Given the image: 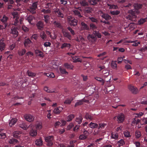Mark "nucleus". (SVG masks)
<instances>
[{"instance_id":"b1692460","label":"nucleus","mask_w":147,"mask_h":147,"mask_svg":"<svg viewBox=\"0 0 147 147\" xmlns=\"http://www.w3.org/2000/svg\"><path fill=\"white\" fill-rule=\"evenodd\" d=\"M94 78L101 83L102 85H103L105 82V80L101 78L96 77Z\"/></svg>"},{"instance_id":"49530a36","label":"nucleus","mask_w":147,"mask_h":147,"mask_svg":"<svg viewBox=\"0 0 147 147\" xmlns=\"http://www.w3.org/2000/svg\"><path fill=\"white\" fill-rule=\"evenodd\" d=\"M87 138V135H84V134L80 135L79 137V139L81 140H85Z\"/></svg>"},{"instance_id":"c85d7f7f","label":"nucleus","mask_w":147,"mask_h":147,"mask_svg":"<svg viewBox=\"0 0 147 147\" xmlns=\"http://www.w3.org/2000/svg\"><path fill=\"white\" fill-rule=\"evenodd\" d=\"M59 69L60 73L61 74H65L66 75H68V72L66 71L65 69L60 67L59 68Z\"/></svg>"},{"instance_id":"680f3d73","label":"nucleus","mask_w":147,"mask_h":147,"mask_svg":"<svg viewBox=\"0 0 147 147\" xmlns=\"http://www.w3.org/2000/svg\"><path fill=\"white\" fill-rule=\"evenodd\" d=\"M135 135L136 138H138L141 136V133L140 131H137L136 132Z\"/></svg>"},{"instance_id":"0eeeda50","label":"nucleus","mask_w":147,"mask_h":147,"mask_svg":"<svg viewBox=\"0 0 147 147\" xmlns=\"http://www.w3.org/2000/svg\"><path fill=\"white\" fill-rule=\"evenodd\" d=\"M128 88L131 92L134 94H136L139 92L138 89L134 86L129 85L128 86Z\"/></svg>"},{"instance_id":"69168bd1","label":"nucleus","mask_w":147,"mask_h":147,"mask_svg":"<svg viewBox=\"0 0 147 147\" xmlns=\"http://www.w3.org/2000/svg\"><path fill=\"white\" fill-rule=\"evenodd\" d=\"M80 3L83 6L88 5V4L87 2H86V1H81Z\"/></svg>"},{"instance_id":"c9c22d12","label":"nucleus","mask_w":147,"mask_h":147,"mask_svg":"<svg viewBox=\"0 0 147 147\" xmlns=\"http://www.w3.org/2000/svg\"><path fill=\"white\" fill-rule=\"evenodd\" d=\"M40 36L41 38L43 40H45L47 38V36L45 32L43 31H42L40 33Z\"/></svg>"},{"instance_id":"72a5a7b5","label":"nucleus","mask_w":147,"mask_h":147,"mask_svg":"<svg viewBox=\"0 0 147 147\" xmlns=\"http://www.w3.org/2000/svg\"><path fill=\"white\" fill-rule=\"evenodd\" d=\"M72 59L74 60V62H82V60L80 59L77 57L76 56H73L72 57Z\"/></svg>"},{"instance_id":"2f4dec72","label":"nucleus","mask_w":147,"mask_h":147,"mask_svg":"<svg viewBox=\"0 0 147 147\" xmlns=\"http://www.w3.org/2000/svg\"><path fill=\"white\" fill-rule=\"evenodd\" d=\"M73 100V98L72 97L70 98L67 99L64 101V103L65 104H70Z\"/></svg>"},{"instance_id":"052dcab7","label":"nucleus","mask_w":147,"mask_h":147,"mask_svg":"<svg viewBox=\"0 0 147 147\" xmlns=\"http://www.w3.org/2000/svg\"><path fill=\"white\" fill-rule=\"evenodd\" d=\"M106 125V124L104 123H100L99 124V127H98V129H102L104 128L105 126Z\"/></svg>"},{"instance_id":"f3484780","label":"nucleus","mask_w":147,"mask_h":147,"mask_svg":"<svg viewBox=\"0 0 147 147\" xmlns=\"http://www.w3.org/2000/svg\"><path fill=\"white\" fill-rule=\"evenodd\" d=\"M8 142L10 144H15L18 143V141L16 139L12 138L9 139L8 140Z\"/></svg>"},{"instance_id":"393cba45","label":"nucleus","mask_w":147,"mask_h":147,"mask_svg":"<svg viewBox=\"0 0 147 147\" xmlns=\"http://www.w3.org/2000/svg\"><path fill=\"white\" fill-rule=\"evenodd\" d=\"M35 143L36 145L38 146H41L42 145V141L41 138H40L39 139L35 141Z\"/></svg>"},{"instance_id":"4be33fe9","label":"nucleus","mask_w":147,"mask_h":147,"mask_svg":"<svg viewBox=\"0 0 147 147\" xmlns=\"http://www.w3.org/2000/svg\"><path fill=\"white\" fill-rule=\"evenodd\" d=\"M89 127L92 129H94L98 127V124L96 123L91 122L89 125Z\"/></svg>"},{"instance_id":"aec40b11","label":"nucleus","mask_w":147,"mask_h":147,"mask_svg":"<svg viewBox=\"0 0 147 147\" xmlns=\"http://www.w3.org/2000/svg\"><path fill=\"white\" fill-rule=\"evenodd\" d=\"M63 36L68 38L69 40H71V36L69 33L67 32H63Z\"/></svg>"},{"instance_id":"1a4fd4ad","label":"nucleus","mask_w":147,"mask_h":147,"mask_svg":"<svg viewBox=\"0 0 147 147\" xmlns=\"http://www.w3.org/2000/svg\"><path fill=\"white\" fill-rule=\"evenodd\" d=\"M111 66L113 69L115 70L117 69V61H112L111 63Z\"/></svg>"},{"instance_id":"f8f14e48","label":"nucleus","mask_w":147,"mask_h":147,"mask_svg":"<svg viewBox=\"0 0 147 147\" xmlns=\"http://www.w3.org/2000/svg\"><path fill=\"white\" fill-rule=\"evenodd\" d=\"M17 121V119L16 118H13L12 119L9 121V125L10 127H12L16 123Z\"/></svg>"},{"instance_id":"473e14b6","label":"nucleus","mask_w":147,"mask_h":147,"mask_svg":"<svg viewBox=\"0 0 147 147\" xmlns=\"http://www.w3.org/2000/svg\"><path fill=\"white\" fill-rule=\"evenodd\" d=\"M147 19V18L144 19H141L138 21V23L139 25H141L143 24L144 23L146 22V20Z\"/></svg>"},{"instance_id":"a878e982","label":"nucleus","mask_w":147,"mask_h":147,"mask_svg":"<svg viewBox=\"0 0 147 147\" xmlns=\"http://www.w3.org/2000/svg\"><path fill=\"white\" fill-rule=\"evenodd\" d=\"M26 52V51L25 49H22L18 51V53L20 56H22L24 55Z\"/></svg>"},{"instance_id":"4d7b16f0","label":"nucleus","mask_w":147,"mask_h":147,"mask_svg":"<svg viewBox=\"0 0 147 147\" xmlns=\"http://www.w3.org/2000/svg\"><path fill=\"white\" fill-rule=\"evenodd\" d=\"M108 6H109L110 9H117L118 8L117 5L107 4Z\"/></svg>"},{"instance_id":"6e6552de","label":"nucleus","mask_w":147,"mask_h":147,"mask_svg":"<svg viewBox=\"0 0 147 147\" xmlns=\"http://www.w3.org/2000/svg\"><path fill=\"white\" fill-rule=\"evenodd\" d=\"M10 33L12 34L14 37H17L18 35V32L17 30V28L15 27H12L11 28Z\"/></svg>"},{"instance_id":"338daca9","label":"nucleus","mask_w":147,"mask_h":147,"mask_svg":"<svg viewBox=\"0 0 147 147\" xmlns=\"http://www.w3.org/2000/svg\"><path fill=\"white\" fill-rule=\"evenodd\" d=\"M37 2H36L33 3L32 4V6L30 7H32V8L34 9H36L37 8Z\"/></svg>"},{"instance_id":"bf43d9fd","label":"nucleus","mask_w":147,"mask_h":147,"mask_svg":"<svg viewBox=\"0 0 147 147\" xmlns=\"http://www.w3.org/2000/svg\"><path fill=\"white\" fill-rule=\"evenodd\" d=\"M87 38L88 39H90V38L94 40H96V39L94 36L92 34H89L87 36Z\"/></svg>"},{"instance_id":"3c124183","label":"nucleus","mask_w":147,"mask_h":147,"mask_svg":"<svg viewBox=\"0 0 147 147\" xmlns=\"http://www.w3.org/2000/svg\"><path fill=\"white\" fill-rule=\"evenodd\" d=\"M27 73L28 76H29L33 77L36 76V74L35 73H33L29 71H28Z\"/></svg>"},{"instance_id":"dca6fc26","label":"nucleus","mask_w":147,"mask_h":147,"mask_svg":"<svg viewBox=\"0 0 147 147\" xmlns=\"http://www.w3.org/2000/svg\"><path fill=\"white\" fill-rule=\"evenodd\" d=\"M5 47V45L3 42V40L1 39L0 41V50L1 51L4 50Z\"/></svg>"},{"instance_id":"79ce46f5","label":"nucleus","mask_w":147,"mask_h":147,"mask_svg":"<svg viewBox=\"0 0 147 147\" xmlns=\"http://www.w3.org/2000/svg\"><path fill=\"white\" fill-rule=\"evenodd\" d=\"M134 8L137 9H139L142 8V5L138 3L134 4Z\"/></svg>"},{"instance_id":"e2e57ef3","label":"nucleus","mask_w":147,"mask_h":147,"mask_svg":"<svg viewBox=\"0 0 147 147\" xmlns=\"http://www.w3.org/2000/svg\"><path fill=\"white\" fill-rule=\"evenodd\" d=\"M68 30L70 31L71 34L73 35H74L75 34L74 31L70 27H68L67 28Z\"/></svg>"},{"instance_id":"423d86ee","label":"nucleus","mask_w":147,"mask_h":147,"mask_svg":"<svg viewBox=\"0 0 147 147\" xmlns=\"http://www.w3.org/2000/svg\"><path fill=\"white\" fill-rule=\"evenodd\" d=\"M53 136H48L45 138V140L47 143V145L48 146H51L53 145Z\"/></svg>"},{"instance_id":"13d9d810","label":"nucleus","mask_w":147,"mask_h":147,"mask_svg":"<svg viewBox=\"0 0 147 147\" xmlns=\"http://www.w3.org/2000/svg\"><path fill=\"white\" fill-rule=\"evenodd\" d=\"M45 22L46 23H47L49 20V16L48 15H45L44 16Z\"/></svg>"},{"instance_id":"39448f33","label":"nucleus","mask_w":147,"mask_h":147,"mask_svg":"<svg viewBox=\"0 0 147 147\" xmlns=\"http://www.w3.org/2000/svg\"><path fill=\"white\" fill-rule=\"evenodd\" d=\"M29 127L30 129L29 132L30 135L32 137H35L37 135V133L36 130L33 129L34 125L33 124H31L29 125Z\"/></svg>"},{"instance_id":"5701e85b","label":"nucleus","mask_w":147,"mask_h":147,"mask_svg":"<svg viewBox=\"0 0 147 147\" xmlns=\"http://www.w3.org/2000/svg\"><path fill=\"white\" fill-rule=\"evenodd\" d=\"M128 13L129 14V16H132L133 17V18H136L137 17V16L135 15V12L132 9L130 10H129L128 11Z\"/></svg>"},{"instance_id":"bb28decb","label":"nucleus","mask_w":147,"mask_h":147,"mask_svg":"<svg viewBox=\"0 0 147 147\" xmlns=\"http://www.w3.org/2000/svg\"><path fill=\"white\" fill-rule=\"evenodd\" d=\"M75 117V115L73 114H70L67 117V121H71L72 119H74Z\"/></svg>"},{"instance_id":"4c0bfd02","label":"nucleus","mask_w":147,"mask_h":147,"mask_svg":"<svg viewBox=\"0 0 147 147\" xmlns=\"http://www.w3.org/2000/svg\"><path fill=\"white\" fill-rule=\"evenodd\" d=\"M140 121L139 119H136V118H134L133 119L132 121V124L136 125Z\"/></svg>"},{"instance_id":"7c9ffc66","label":"nucleus","mask_w":147,"mask_h":147,"mask_svg":"<svg viewBox=\"0 0 147 147\" xmlns=\"http://www.w3.org/2000/svg\"><path fill=\"white\" fill-rule=\"evenodd\" d=\"M135 24L134 23H131L128 25V28L129 30H132L135 28Z\"/></svg>"},{"instance_id":"37998d69","label":"nucleus","mask_w":147,"mask_h":147,"mask_svg":"<svg viewBox=\"0 0 147 147\" xmlns=\"http://www.w3.org/2000/svg\"><path fill=\"white\" fill-rule=\"evenodd\" d=\"M123 134L125 137H130L131 136L130 132L127 131H124Z\"/></svg>"},{"instance_id":"412c9836","label":"nucleus","mask_w":147,"mask_h":147,"mask_svg":"<svg viewBox=\"0 0 147 147\" xmlns=\"http://www.w3.org/2000/svg\"><path fill=\"white\" fill-rule=\"evenodd\" d=\"M81 28L83 30H88L89 29L88 26L83 22L81 23Z\"/></svg>"},{"instance_id":"864d4df0","label":"nucleus","mask_w":147,"mask_h":147,"mask_svg":"<svg viewBox=\"0 0 147 147\" xmlns=\"http://www.w3.org/2000/svg\"><path fill=\"white\" fill-rule=\"evenodd\" d=\"M118 143L119 144V146H120L124 144L125 142L123 140L121 139L120 141L118 142Z\"/></svg>"},{"instance_id":"f704fd0d","label":"nucleus","mask_w":147,"mask_h":147,"mask_svg":"<svg viewBox=\"0 0 147 147\" xmlns=\"http://www.w3.org/2000/svg\"><path fill=\"white\" fill-rule=\"evenodd\" d=\"M36 129L37 130H40L42 128V124L41 123L39 122L38 124L35 125Z\"/></svg>"},{"instance_id":"9b49d317","label":"nucleus","mask_w":147,"mask_h":147,"mask_svg":"<svg viewBox=\"0 0 147 147\" xmlns=\"http://www.w3.org/2000/svg\"><path fill=\"white\" fill-rule=\"evenodd\" d=\"M63 66L64 67L67 68V69H70L72 70L73 69V68L74 67V66L71 64H68L67 63H65L64 64Z\"/></svg>"},{"instance_id":"4468645a","label":"nucleus","mask_w":147,"mask_h":147,"mask_svg":"<svg viewBox=\"0 0 147 147\" xmlns=\"http://www.w3.org/2000/svg\"><path fill=\"white\" fill-rule=\"evenodd\" d=\"M35 53L37 56H39L40 57H44V55L43 53L41 51L36 49L35 50Z\"/></svg>"},{"instance_id":"de8ad7c7","label":"nucleus","mask_w":147,"mask_h":147,"mask_svg":"<svg viewBox=\"0 0 147 147\" xmlns=\"http://www.w3.org/2000/svg\"><path fill=\"white\" fill-rule=\"evenodd\" d=\"M56 13H57L58 14L57 16L59 17H60L61 18H63V15L62 13L60 12L59 10L57 11H55Z\"/></svg>"},{"instance_id":"a211bd4d","label":"nucleus","mask_w":147,"mask_h":147,"mask_svg":"<svg viewBox=\"0 0 147 147\" xmlns=\"http://www.w3.org/2000/svg\"><path fill=\"white\" fill-rule=\"evenodd\" d=\"M30 23L33 24V21L35 20V18L32 16H30L28 17L26 19Z\"/></svg>"},{"instance_id":"09e8293b","label":"nucleus","mask_w":147,"mask_h":147,"mask_svg":"<svg viewBox=\"0 0 147 147\" xmlns=\"http://www.w3.org/2000/svg\"><path fill=\"white\" fill-rule=\"evenodd\" d=\"M111 137L112 138L117 139L118 138V135L117 133H112Z\"/></svg>"},{"instance_id":"2eb2a0df","label":"nucleus","mask_w":147,"mask_h":147,"mask_svg":"<svg viewBox=\"0 0 147 147\" xmlns=\"http://www.w3.org/2000/svg\"><path fill=\"white\" fill-rule=\"evenodd\" d=\"M13 136L14 137L18 138L19 137V136L22 134V132L19 131H16L13 133Z\"/></svg>"},{"instance_id":"c03bdc74","label":"nucleus","mask_w":147,"mask_h":147,"mask_svg":"<svg viewBox=\"0 0 147 147\" xmlns=\"http://www.w3.org/2000/svg\"><path fill=\"white\" fill-rule=\"evenodd\" d=\"M82 117L80 116L76 118V121L78 123V124H80L82 123Z\"/></svg>"},{"instance_id":"f257e3e1","label":"nucleus","mask_w":147,"mask_h":147,"mask_svg":"<svg viewBox=\"0 0 147 147\" xmlns=\"http://www.w3.org/2000/svg\"><path fill=\"white\" fill-rule=\"evenodd\" d=\"M13 16L14 23L12 24L15 26H19L22 24L23 21V19L19 18V15L17 11H13L11 13Z\"/></svg>"},{"instance_id":"a19ab883","label":"nucleus","mask_w":147,"mask_h":147,"mask_svg":"<svg viewBox=\"0 0 147 147\" xmlns=\"http://www.w3.org/2000/svg\"><path fill=\"white\" fill-rule=\"evenodd\" d=\"M85 117L86 119H89L91 121L93 119V117L88 113H86Z\"/></svg>"},{"instance_id":"58836bf2","label":"nucleus","mask_w":147,"mask_h":147,"mask_svg":"<svg viewBox=\"0 0 147 147\" xmlns=\"http://www.w3.org/2000/svg\"><path fill=\"white\" fill-rule=\"evenodd\" d=\"M44 90L45 91L48 93H53L54 92V91H53L50 88H49L47 86H45L44 88Z\"/></svg>"},{"instance_id":"774afa93","label":"nucleus","mask_w":147,"mask_h":147,"mask_svg":"<svg viewBox=\"0 0 147 147\" xmlns=\"http://www.w3.org/2000/svg\"><path fill=\"white\" fill-rule=\"evenodd\" d=\"M42 12H43L45 13H50L51 12V11L49 9L46 10L45 9H43L42 10Z\"/></svg>"},{"instance_id":"603ef678","label":"nucleus","mask_w":147,"mask_h":147,"mask_svg":"<svg viewBox=\"0 0 147 147\" xmlns=\"http://www.w3.org/2000/svg\"><path fill=\"white\" fill-rule=\"evenodd\" d=\"M137 41V40L132 41V42H133L131 43H133V44H132V45L136 47L138 46L139 44H140V42H136Z\"/></svg>"},{"instance_id":"f03ea898","label":"nucleus","mask_w":147,"mask_h":147,"mask_svg":"<svg viewBox=\"0 0 147 147\" xmlns=\"http://www.w3.org/2000/svg\"><path fill=\"white\" fill-rule=\"evenodd\" d=\"M25 120L30 123L33 122L35 120V117L32 114L29 113L25 114L24 116Z\"/></svg>"},{"instance_id":"0e129e2a","label":"nucleus","mask_w":147,"mask_h":147,"mask_svg":"<svg viewBox=\"0 0 147 147\" xmlns=\"http://www.w3.org/2000/svg\"><path fill=\"white\" fill-rule=\"evenodd\" d=\"M92 11V9L90 7L86 8L85 10V12L87 13H90Z\"/></svg>"},{"instance_id":"c756f323","label":"nucleus","mask_w":147,"mask_h":147,"mask_svg":"<svg viewBox=\"0 0 147 147\" xmlns=\"http://www.w3.org/2000/svg\"><path fill=\"white\" fill-rule=\"evenodd\" d=\"M32 42V41L29 38H27L25 40L24 45L25 47H27L28 45Z\"/></svg>"},{"instance_id":"cd10ccee","label":"nucleus","mask_w":147,"mask_h":147,"mask_svg":"<svg viewBox=\"0 0 147 147\" xmlns=\"http://www.w3.org/2000/svg\"><path fill=\"white\" fill-rule=\"evenodd\" d=\"M71 46V45L70 44L64 43L62 44L61 48L62 49L68 47H69V48H70Z\"/></svg>"},{"instance_id":"6ab92c4d","label":"nucleus","mask_w":147,"mask_h":147,"mask_svg":"<svg viewBox=\"0 0 147 147\" xmlns=\"http://www.w3.org/2000/svg\"><path fill=\"white\" fill-rule=\"evenodd\" d=\"M101 17L106 20H109L111 19V16L107 13H103Z\"/></svg>"},{"instance_id":"7ed1b4c3","label":"nucleus","mask_w":147,"mask_h":147,"mask_svg":"<svg viewBox=\"0 0 147 147\" xmlns=\"http://www.w3.org/2000/svg\"><path fill=\"white\" fill-rule=\"evenodd\" d=\"M67 20L70 26H75L77 24L78 20L71 16L67 17Z\"/></svg>"},{"instance_id":"20e7f679","label":"nucleus","mask_w":147,"mask_h":147,"mask_svg":"<svg viewBox=\"0 0 147 147\" xmlns=\"http://www.w3.org/2000/svg\"><path fill=\"white\" fill-rule=\"evenodd\" d=\"M116 117L117 119V121L119 123H121L123 122L125 119V116L122 113L119 114L117 116H115L113 118V119H115Z\"/></svg>"},{"instance_id":"5fc2aeb1","label":"nucleus","mask_w":147,"mask_h":147,"mask_svg":"<svg viewBox=\"0 0 147 147\" xmlns=\"http://www.w3.org/2000/svg\"><path fill=\"white\" fill-rule=\"evenodd\" d=\"M88 1L89 3L90 4L94 5L97 3V1Z\"/></svg>"},{"instance_id":"ddd939ff","label":"nucleus","mask_w":147,"mask_h":147,"mask_svg":"<svg viewBox=\"0 0 147 147\" xmlns=\"http://www.w3.org/2000/svg\"><path fill=\"white\" fill-rule=\"evenodd\" d=\"M62 109V108L60 107H57L54 109L53 112L56 114H59L61 112Z\"/></svg>"},{"instance_id":"9d476101","label":"nucleus","mask_w":147,"mask_h":147,"mask_svg":"<svg viewBox=\"0 0 147 147\" xmlns=\"http://www.w3.org/2000/svg\"><path fill=\"white\" fill-rule=\"evenodd\" d=\"M36 25L38 29L41 30H43L44 25L43 23L42 22H38L36 24Z\"/></svg>"},{"instance_id":"6e6d98bb","label":"nucleus","mask_w":147,"mask_h":147,"mask_svg":"<svg viewBox=\"0 0 147 147\" xmlns=\"http://www.w3.org/2000/svg\"><path fill=\"white\" fill-rule=\"evenodd\" d=\"M110 13L113 15H117L119 14L120 11L118 10H116L114 11H111Z\"/></svg>"},{"instance_id":"a18cd8bd","label":"nucleus","mask_w":147,"mask_h":147,"mask_svg":"<svg viewBox=\"0 0 147 147\" xmlns=\"http://www.w3.org/2000/svg\"><path fill=\"white\" fill-rule=\"evenodd\" d=\"M83 104V102L82 99L80 100H78L75 104L74 106L76 107L79 105H81Z\"/></svg>"},{"instance_id":"ea45409f","label":"nucleus","mask_w":147,"mask_h":147,"mask_svg":"<svg viewBox=\"0 0 147 147\" xmlns=\"http://www.w3.org/2000/svg\"><path fill=\"white\" fill-rule=\"evenodd\" d=\"M53 24H54V26L57 28H60L61 27V24L55 21L54 22Z\"/></svg>"},{"instance_id":"e433bc0d","label":"nucleus","mask_w":147,"mask_h":147,"mask_svg":"<svg viewBox=\"0 0 147 147\" xmlns=\"http://www.w3.org/2000/svg\"><path fill=\"white\" fill-rule=\"evenodd\" d=\"M73 12L75 15L78 16L79 18H81L82 17L80 12L78 10H75L73 11Z\"/></svg>"},{"instance_id":"8fccbe9b","label":"nucleus","mask_w":147,"mask_h":147,"mask_svg":"<svg viewBox=\"0 0 147 147\" xmlns=\"http://www.w3.org/2000/svg\"><path fill=\"white\" fill-rule=\"evenodd\" d=\"M8 19V18H7V17L5 15H4L2 19H1V21L2 22L5 23L7 22Z\"/></svg>"}]
</instances>
